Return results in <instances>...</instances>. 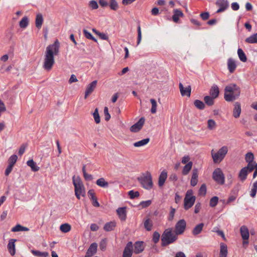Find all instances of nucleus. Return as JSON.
<instances>
[{
	"instance_id": "nucleus-61",
	"label": "nucleus",
	"mask_w": 257,
	"mask_h": 257,
	"mask_svg": "<svg viewBox=\"0 0 257 257\" xmlns=\"http://www.w3.org/2000/svg\"><path fill=\"white\" fill-rule=\"evenodd\" d=\"M106 246V239H103L100 242L99 247L101 250H104Z\"/></svg>"
},
{
	"instance_id": "nucleus-11",
	"label": "nucleus",
	"mask_w": 257,
	"mask_h": 257,
	"mask_svg": "<svg viewBox=\"0 0 257 257\" xmlns=\"http://www.w3.org/2000/svg\"><path fill=\"white\" fill-rule=\"evenodd\" d=\"M133 242H128L123 251L122 257H132L133 253Z\"/></svg>"
},
{
	"instance_id": "nucleus-33",
	"label": "nucleus",
	"mask_w": 257,
	"mask_h": 257,
	"mask_svg": "<svg viewBox=\"0 0 257 257\" xmlns=\"http://www.w3.org/2000/svg\"><path fill=\"white\" fill-rule=\"evenodd\" d=\"M116 226V223L115 222L111 221L109 222L106 223L104 226V229L106 231H110L114 229V227Z\"/></svg>"
},
{
	"instance_id": "nucleus-43",
	"label": "nucleus",
	"mask_w": 257,
	"mask_h": 257,
	"mask_svg": "<svg viewBox=\"0 0 257 257\" xmlns=\"http://www.w3.org/2000/svg\"><path fill=\"white\" fill-rule=\"evenodd\" d=\"M153 226V223L152 220L148 218L144 222V227L148 231L151 230Z\"/></svg>"
},
{
	"instance_id": "nucleus-1",
	"label": "nucleus",
	"mask_w": 257,
	"mask_h": 257,
	"mask_svg": "<svg viewBox=\"0 0 257 257\" xmlns=\"http://www.w3.org/2000/svg\"><path fill=\"white\" fill-rule=\"evenodd\" d=\"M60 43L56 39L52 44L49 45L46 48L44 56L43 67L47 71L52 70L55 64V56L59 54Z\"/></svg>"
},
{
	"instance_id": "nucleus-17",
	"label": "nucleus",
	"mask_w": 257,
	"mask_h": 257,
	"mask_svg": "<svg viewBox=\"0 0 257 257\" xmlns=\"http://www.w3.org/2000/svg\"><path fill=\"white\" fill-rule=\"evenodd\" d=\"M17 241L16 239H11L9 240L8 244V249L10 253L12 255H14L16 253L15 242Z\"/></svg>"
},
{
	"instance_id": "nucleus-60",
	"label": "nucleus",
	"mask_w": 257,
	"mask_h": 257,
	"mask_svg": "<svg viewBox=\"0 0 257 257\" xmlns=\"http://www.w3.org/2000/svg\"><path fill=\"white\" fill-rule=\"evenodd\" d=\"M175 211H176L175 209L171 207V211L170 212L169 215L168 217L169 220L171 221L173 220V219L174 218V214L175 213Z\"/></svg>"
},
{
	"instance_id": "nucleus-13",
	"label": "nucleus",
	"mask_w": 257,
	"mask_h": 257,
	"mask_svg": "<svg viewBox=\"0 0 257 257\" xmlns=\"http://www.w3.org/2000/svg\"><path fill=\"white\" fill-rule=\"evenodd\" d=\"M134 253L135 254H139L143 252L145 249V244L143 241H136L134 244Z\"/></svg>"
},
{
	"instance_id": "nucleus-16",
	"label": "nucleus",
	"mask_w": 257,
	"mask_h": 257,
	"mask_svg": "<svg viewBox=\"0 0 257 257\" xmlns=\"http://www.w3.org/2000/svg\"><path fill=\"white\" fill-rule=\"evenodd\" d=\"M97 83V80H94L87 86L85 92L84 97L85 99L93 91L94 89L96 88Z\"/></svg>"
},
{
	"instance_id": "nucleus-15",
	"label": "nucleus",
	"mask_w": 257,
	"mask_h": 257,
	"mask_svg": "<svg viewBox=\"0 0 257 257\" xmlns=\"http://www.w3.org/2000/svg\"><path fill=\"white\" fill-rule=\"evenodd\" d=\"M179 87L180 93L182 96H187L190 97L191 92V87L190 85H188L187 87L184 88L181 83H179Z\"/></svg>"
},
{
	"instance_id": "nucleus-10",
	"label": "nucleus",
	"mask_w": 257,
	"mask_h": 257,
	"mask_svg": "<svg viewBox=\"0 0 257 257\" xmlns=\"http://www.w3.org/2000/svg\"><path fill=\"white\" fill-rule=\"evenodd\" d=\"M145 121V119L144 117H141L139 121L133 124L130 127V131L133 133H137L140 131L142 128L143 127L144 123Z\"/></svg>"
},
{
	"instance_id": "nucleus-34",
	"label": "nucleus",
	"mask_w": 257,
	"mask_h": 257,
	"mask_svg": "<svg viewBox=\"0 0 257 257\" xmlns=\"http://www.w3.org/2000/svg\"><path fill=\"white\" fill-rule=\"evenodd\" d=\"M192 165L193 163L192 162H189L187 164H186L183 169L182 174L183 175H187L191 170L192 167Z\"/></svg>"
},
{
	"instance_id": "nucleus-2",
	"label": "nucleus",
	"mask_w": 257,
	"mask_h": 257,
	"mask_svg": "<svg viewBox=\"0 0 257 257\" xmlns=\"http://www.w3.org/2000/svg\"><path fill=\"white\" fill-rule=\"evenodd\" d=\"M240 93V88L235 84H231L225 87L224 97L226 101H233L239 96Z\"/></svg>"
},
{
	"instance_id": "nucleus-31",
	"label": "nucleus",
	"mask_w": 257,
	"mask_h": 257,
	"mask_svg": "<svg viewBox=\"0 0 257 257\" xmlns=\"http://www.w3.org/2000/svg\"><path fill=\"white\" fill-rule=\"evenodd\" d=\"M27 164L34 172H37L40 169L39 167L37 165L36 163L32 159L28 161L27 162Z\"/></svg>"
},
{
	"instance_id": "nucleus-47",
	"label": "nucleus",
	"mask_w": 257,
	"mask_h": 257,
	"mask_svg": "<svg viewBox=\"0 0 257 257\" xmlns=\"http://www.w3.org/2000/svg\"><path fill=\"white\" fill-rule=\"evenodd\" d=\"M218 200H219V198L217 196H214V197H212L210 199V202H209L210 206L211 207H215L218 202Z\"/></svg>"
},
{
	"instance_id": "nucleus-30",
	"label": "nucleus",
	"mask_w": 257,
	"mask_h": 257,
	"mask_svg": "<svg viewBox=\"0 0 257 257\" xmlns=\"http://www.w3.org/2000/svg\"><path fill=\"white\" fill-rule=\"evenodd\" d=\"M29 230V228L23 226L20 224H17L15 226L13 227L11 229L12 232H18V231H28Z\"/></svg>"
},
{
	"instance_id": "nucleus-62",
	"label": "nucleus",
	"mask_w": 257,
	"mask_h": 257,
	"mask_svg": "<svg viewBox=\"0 0 257 257\" xmlns=\"http://www.w3.org/2000/svg\"><path fill=\"white\" fill-rule=\"evenodd\" d=\"M200 17L203 20H207L209 18V14L208 12L202 13L200 14Z\"/></svg>"
},
{
	"instance_id": "nucleus-40",
	"label": "nucleus",
	"mask_w": 257,
	"mask_h": 257,
	"mask_svg": "<svg viewBox=\"0 0 257 257\" xmlns=\"http://www.w3.org/2000/svg\"><path fill=\"white\" fill-rule=\"evenodd\" d=\"M60 230L64 233H67L71 230V226L68 223L62 224L60 227Z\"/></svg>"
},
{
	"instance_id": "nucleus-20",
	"label": "nucleus",
	"mask_w": 257,
	"mask_h": 257,
	"mask_svg": "<svg viewBox=\"0 0 257 257\" xmlns=\"http://www.w3.org/2000/svg\"><path fill=\"white\" fill-rule=\"evenodd\" d=\"M167 178V172L166 170H163L160 174L159 177L158 185L159 187L163 186Z\"/></svg>"
},
{
	"instance_id": "nucleus-45",
	"label": "nucleus",
	"mask_w": 257,
	"mask_h": 257,
	"mask_svg": "<svg viewBox=\"0 0 257 257\" xmlns=\"http://www.w3.org/2000/svg\"><path fill=\"white\" fill-rule=\"evenodd\" d=\"M109 7L111 10L116 11L118 8V5L116 0L109 1Z\"/></svg>"
},
{
	"instance_id": "nucleus-4",
	"label": "nucleus",
	"mask_w": 257,
	"mask_h": 257,
	"mask_svg": "<svg viewBox=\"0 0 257 257\" xmlns=\"http://www.w3.org/2000/svg\"><path fill=\"white\" fill-rule=\"evenodd\" d=\"M177 239V235L173 233L172 228L166 229L162 235V246H165L172 243Z\"/></svg>"
},
{
	"instance_id": "nucleus-38",
	"label": "nucleus",
	"mask_w": 257,
	"mask_h": 257,
	"mask_svg": "<svg viewBox=\"0 0 257 257\" xmlns=\"http://www.w3.org/2000/svg\"><path fill=\"white\" fill-rule=\"evenodd\" d=\"M237 54L238 55V57L241 61L243 62H245L247 60V58L246 55L243 50L241 48L238 49Z\"/></svg>"
},
{
	"instance_id": "nucleus-51",
	"label": "nucleus",
	"mask_w": 257,
	"mask_h": 257,
	"mask_svg": "<svg viewBox=\"0 0 257 257\" xmlns=\"http://www.w3.org/2000/svg\"><path fill=\"white\" fill-rule=\"evenodd\" d=\"M207 125H208V128L210 130H212L216 127V124L215 121L213 119H209L207 121Z\"/></svg>"
},
{
	"instance_id": "nucleus-48",
	"label": "nucleus",
	"mask_w": 257,
	"mask_h": 257,
	"mask_svg": "<svg viewBox=\"0 0 257 257\" xmlns=\"http://www.w3.org/2000/svg\"><path fill=\"white\" fill-rule=\"evenodd\" d=\"M151 103L152 104V107L151 109V112L152 113H155L157 111V102L155 99L151 98L150 99Z\"/></svg>"
},
{
	"instance_id": "nucleus-36",
	"label": "nucleus",
	"mask_w": 257,
	"mask_h": 257,
	"mask_svg": "<svg viewBox=\"0 0 257 257\" xmlns=\"http://www.w3.org/2000/svg\"><path fill=\"white\" fill-rule=\"evenodd\" d=\"M150 142L149 138H146L140 141L137 142L134 144L135 147H140L147 145Z\"/></svg>"
},
{
	"instance_id": "nucleus-37",
	"label": "nucleus",
	"mask_w": 257,
	"mask_h": 257,
	"mask_svg": "<svg viewBox=\"0 0 257 257\" xmlns=\"http://www.w3.org/2000/svg\"><path fill=\"white\" fill-rule=\"evenodd\" d=\"M214 98L211 96H205L204 97V101L207 105L212 106L214 103Z\"/></svg>"
},
{
	"instance_id": "nucleus-57",
	"label": "nucleus",
	"mask_w": 257,
	"mask_h": 257,
	"mask_svg": "<svg viewBox=\"0 0 257 257\" xmlns=\"http://www.w3.org/2000/svg\"><path fill=\"white\" fill-rule=\"evenodd\" d=\"M27 147V145L26 144H22L19 150V155L22 156L25 152V150Z\"/></svg>"
},
{
	"instance_id": "nucleus-46",
	"label": "nucleus",
	"mask_w": 257,
	"mask_h": 257,
	"mask_svg": "<svg viewBox=\"0 0 257 257\" xmlns=\"http://www.w3.org/2000/svg\"><path fill=\"white\" fill-rule=\"evenodd\" d=\"M257 192V181L253 183L252 187L251 189L250 195L251 197L254 198Z\"/></svg>"
},
{
	"instance_id": "nucleus-21",
	"label": "nucleus",
	"mask_w": 257,
	"mask_h": 257,
	"mask_svg": "<svg viewBox=\"0 0 257 257\" xmlns=\"http://www.w3.org/2000/svg\"><path fill=\"white\" fill-rule=\"evenodd\" d=\"M234 107L233 110V116L235 118H238L241 113V105L238 102H236L234 104Z\"/></svg>"
},
{
	"instance_id": "nucleus-22",
	"label": "nucleus",
	"mask_w": 257,
	"mask_h": 257,
	"mask_svg": "<svg viewBox=\"0 0 257 257\" xmlns=\"http://www.w3.org/2000/svg\"><path fill=\"white\" fill-rule=\"evenodd\" d=\"M117 213L121 220H125L126 219V208L119 207L116 210Z\"/></svg>"
},
{
	"instance_id": "nucleus-12",
	"label": "nucleus",
	"mask_w": 257,
	"mask_h": 257,
	"mask_svg": "<svg viewBox=\"0 0 257 257\" xmlns=\"http://www.w3.org/2000/svg\"><path fill=\"white\" fill-rule=\"evenodd\" d=\"M215 4L219 7V9L216 12L217 13L224 11L228 7V3L227 0H217Z\"/></svg>"
},
{
	"instance_id": "nucleus-41",
	"label": "nucleus",
	"mask_w": 257,
	"mask_h": 257,
	"mask_svg": "<svg viewBox=\"0 0 257 257\" xmlns=\"http://www.w3.org/2000/svg\"><path fill=\"white\" fill-rule=\"evenodd\" d=\"M195 106L199 109L202 110L205 108V104L200 100H195L194 102Z\"/></svg>"
},
{
	"instance_id": "nucleus-53",
	"label": "nucleus",
	"mask_w": 257,
	"mask_h": 257,
	"mask_svg": "<svg viewBox=\"0 0 257 257\" xmlns=\"http://www.w3.org/2000/svg\"><path fill=\"white\" fill-rule=\"evenodd\" d=\"M206 193V186L205 184H203L199 190V194L201 196H204Z\"/></svg>"
},
{
	"instance_id": "nucleus-52",
	"label": "nucleus",
	"mask_w": 257,
	"mask_h": 257,
	"mask_svg": "<svg viewBox=\"0 0 257 257\" xmlns=\"http://www.w3.org/2000/svg\"><path fill=\"white\" fill-rule=\"evenodd\" d=\"M245 159L248 163L253 162L254 159L253 154L251 152L247 153L245 155Z\"/></svg>"
},
{
	"instance_id": "nucleus-49",
	"label": "nucleus",
	"mask_w": 257,
	"mask_h": 257,
	"mask_svg": "<svg viewBox=\"0 0 257 257\" xmlns=\"http://www.w3.org/2000/svg\"><path fill=\"white\" fill-rule=\"evenodd\" d=\"M93 116L95 120V122L96 123H99L100 122V118L99 116V114L98 113V109L97 108H96L94 110V111L93 113Z\"/></svg>"
},
{
	"instance_id": "nucleus-9",
	"label": "nucleus",
	"mask_w": 257,
	"mask_h": 257,
	"mask_svg": "<svg viewBox=\"0 0 257 257\" xmlns=\"http://www.w3.org/2000/svg\"><path fill=\"white\" fill-rule=\"evenodd\" d=\"M186 227V222L183 219L179 220L176 224L175 231L176 235L182 234Z\"/></svg>"
},
{
	"instance_id": "nucleus-44",
	"label": "nucleus",
	"mask_w": 257,
	"mask_h": 257,
	"mask_svg": "<svg viewBox=\"0 0 257 257\" xmlns=\"http://www.w3.org/2000/svg\"><path fill=\"white\" fill-rule=\"evenodd\" d=\"M28 19L27 17H24L20 22L19 25L21 28H26L28 25Z\"/></svg>"
},
{
	"instance_id": "nucleus-39",
	"label": "nucleus",
	"mask_w": 257,
	"mask_h": 257,
	"mask_svg": "<svg viewBox=\"0 0 257 257\" xmlns=\"http://www.w3.org/2000/svg\"><path fill=\"white\" fill-rule=\"evenodd\" d=\"M245 42L248 43H257V33L253 34L245 39Z\"/></svg>"
},
{
	"instance_id": "nucleus-25",
	"label": "nucleus",
	"mask_w": 257,
	"mask_h": 257,
	"mask_svg": "<svg viewBox=\"0 0 257 257\" xmlns=\"http://www.w3.org/2000/svg\"><path fill=\"white\" fill-rule=\"evenodd\" d=\"M204 226V224L203 223H200L197 224L192 230V234L195 236L200 234L202 231Z\"/></svg>"
},
{
	"instance_id": "nucleus-58",
	"label": "nucleus",
	"mask_w": 257,
	"mask_h": 257,
	"mask_svg": "<svg viewBox=\"0 0 257 257\" xmlns=\"http://www.w3.org/2000/svg\"><path fill=\"white\" fill-rule=\"evenodd\" d=\"M104 113L105 120L108 121L110 118V115L108 112V109L106 106H105L104 108Z\"/></svg>"
},
{
	"instance_id": "nucleus-50",
	"label": "nucleus",
	"mask_w": 257,
	"mask_h": 257,
	"mask_svg": "<svg viewBox=\"0 0 257 257\" xmlns=\"http://www.w3.org/2000/svg\"><path fill=\"white\" fill-rule=\"evenodd\" d=\"M18 159V157L16 155H13L11 156L9 159V165L14 166Z\"/></svg>"
},
{
	"instance_id": "nucleus-56",
	"label": "nucleus",
	"mask_w": 257,
	"mask_h": 257,
	"mask_svg": "<svg viewBox=\"0 0 257 257\" xmlns=\"http://www.w3.org/2000/svg\"><path fill=\"white\" fill-rule=\"evenodd\" d=\"M89 7L92 10H96L98 8V5L96 1L92 0L89 3Z\"/></svg>"
},
{
	"instance_id": "nucleus-64",
	"label": "nucleus",
	"mask_w": 257,
	"mask_h": 257,
	"mask_svg": "<svg viewBox=\"0 0 257 257\" xmlns=\"http://www.w3.org/2000/svg\"><path fill=\"white\" fill-rule=\"evenodd\" d=\"M151 204V200H147L146 201H142L141 202L140 205L142 206L143 208L147 207L149 206H150Z\"/></svg>"
},
{
	"instance_id": "nucleus-59",
	"label": "nucleus",
	"mask_w": 257,
	"mask_h": 257,
	"mask_svg": "<svg viewBox=\"0 0 257 257\" xmlns=\"http://www.w3.org/2000/svg\"><path fill=\"white\" fill-rule=\"evenodd\" d=\"M138 42H137V45H139L142 40V33H141V26L140 25L138 27Z\"/></svg>"
},
{
	"instance_id": "nucleus-28",
	"label": "nucleus",
	"mask_w": 257,
	"mask_h": 257,
	"mask_svg": "<svg viewBox=\"0 0 257 257\" xmlns=\"http://www.w3.org/2000/svg\"><path fill=\"white\" fill-rule=\"evenodd\" d=\"M43 17L41 14H38L37 15L35 21V24L36 27L37 28L40 29L41 28L43 23Z\"/></svg>"
},
{
	"instance_id": "nucleus-54",
	"label": "nucleus",
	"mask_w": 257,
	"mask_h": 257,
	"mask_svg": "<svg viewBox=\"0 0 257 257\" xmlns=\"http://www.w3.org/2000/svg\"><path fill=\"white\" fill-rule=\"evenodd\" d=\"M128 194L130 196V198L131 199H134L135 198L139 196L140 193L138 191H134L133 190H131L128 192Z\"/></svg>"
},
{
	"instance_id": "nucleus-35",
	"label": "nucleus",
	"mask_w": 257,
	"mask_h": 257,
	"mask_svg": "<svg viewBox=\"0 0 257 257\" xmlns=\"http://www.w3.org/2000/svg\"><path fill=\"white\" fill-rule=\"evenodd\" d=\"M31 252L33 255L37 257H47L49 255L48 252L46 251L41 252L37 250H32Z\"/></svg>"
},
{
	"instance_id": "nucleus-3",
	"label": "nucleus",
	"mask_w": 257,
	"mask_h": 257,
	"mask_svg": "<svg viewBox=\"0 0 257 257\" xmlns=\"http://www.w3.org/2000/svg\"><path fill=\"white\" fill-rule=\"evenodd\" d=\"M72 180L74 186L75 195L78 199H80L81 195L84 196L85 195L84 185L79 177L75 178L74 176Z\"/></svg>"
},
{
	"instance_id": "nucleus-24",
	"label": "nucleus",
	"mask_w": 257,
	"mask_h": 257,
	"mask_svg": "<svg viewBox=\"0 0 257 257\" xmlns=\"http://www.w3.org/2000/svg\"><path fill=\"white\" fill-rule=\"evenodd\" d=\"M183 16L184 14L181 10L175 9L174 10V14L172 17L173 20L174 22L177 23L178 22L179 18L182 17Z\"/></svg>"
},
{
	"instance_id": "nucleus-55",
	"label": "nucleus",
	"mask_w": 257,
	"mask_h": 257,
	"mask_svg": "<svg viewBox=\"0 0 257 257\" xmlns=\"http://www.w3.org/2000/svg\"><path fill=\"white\" fill-rule=\"evenodd\" d=\"M160 235L159 232L155 231L153 233L152 240L155 243H157L159 241Z\"/></svg>"
},
{
	"instance_id": "nucleus-18",
	"label": "nucleus",
	"mask_w": 257,
	"mask_h": 257,
	"mask_svg": "<svg viewBox=\"0 0 257 257\" xmlns=\"http://www.w3.org/2000/svg\"><path fill=\"white\" fill-rule=\"evenodd\" d=\"M240 233L242 239H248L249 232L248 229L245 225H242L240 227Z\"/></svg>"
},
{
	"instance_id": "nucleus-19",
	"label": "nucleus",
	"mask_w": 257,
	"mask_h": 257,
	"mask_svg": "<svg viewBox=\"0 0 257 257\" xmlns=\"http://www.w3.org/2000/svg\"><path fill=\"white\" fill-rule=\"evenodd\" d=\"M227 68L230 73H232L236 68L235 61L230 58L227 60Z\"/></svg>"
},
{
	"instance_id": "nucleus-7",
	"label": "nucleus",
	"mask_w": 257,
	"mask_h": 257,
	"mask_svg": "<svg viewBox=\"0 0 257 257\" xmlns=\"http://www.w3.org/2000/svg\"><path fill=\"white\" fill-rule=\"evenodd\" d=\"M195 196L193 195V191L189 190L187 191L184 198V207L185 210L190 208L194 204Z\"/></svg>"
},
{
	"instance_id": "nucleus-26",
	"label": "nucleus",
	"mask_w": 257,
	"mask_h": 257,
	"mask_svg": "<svg viewBox=\"0 0 257 257\" xmlns=\"http://www.w3.org/2000/svg\"><path fill=\"white\" fill-rule=\"evenodd\" d=\"M198 182V171L197 169H194L193 170V173L192 175V178L191 179V185L192 186H195L196 185Z\"/></svg>"
},
{
	"instance_id": "nucleus-42",
	"label": "nucleus",
	"mask_w": 257,
	"mask_h": 257,
	"mask_svg": "<svg viewBox=\"0 0 257 257\" xmlns=\"http://www.w3.org/2000/svg\"><path fill=\"white\" fill-rule=\"evenodd\" d=\"M83 33L86 38L91 40L95 42H97V40L92 35V34L86 29H84L83 30Z\"/></svg>"
},
{
	"instance_id": "nucleus-6",
	"label": "nucleus",
	"mask_w": 257,
	"mask_h": 257,
	"mask_svg": "<svg viewBox=\"0 0 257 257\" xmlns=\"http://www.w3.org/2000/svg\"><path fill=\"white\" fill-rule=\"evenodd\" d=\"M213 151H211V155L213 162L215 163L220 162L224 158L228 152V149L226 146H223L218 151L214 153Z\"/></svg>"
},
{
	"instance_id": "nucleus-63",
	"label": "nucleus",
	"mask_w": 257,
	"mask_h": 257,
	"mask_svg": "<svg viewBox=\"0 0 257 257\" xmlns=\"http://www.w3.org/2000/svg\"><path fill=\"white\" fill-rule=\"evenodd\" d=\"M88 195L91 200L93 199L95 197L94 191L93 189L90 190L88 191Z\"/></svg>"
},
{
	"instance_id": "nucleus-8",
	"label": "nucleus",
	"mask_w": 257,
	"mask_h": 257,
	"mask_svg": "<svg viewBox=\"0 0 257 257\" xmlns=\"http://www.w3.org/2000/svg\"><path fill=\"white\" fill-rule=\"evenodd\" d=\"M212 178L218 184L223 185L224 183V176L220 168H217L214 170Z\"/></svg>"
},
{
	"instance_id": "nucleus-29",
	"label": "nucleus",
	"mask_w": 257,
	"mask_h": 257,
	"mask_svg": "<svg viewBox=\"0 0 257 257\" xmlns=\"http://www.w3.org/2000/svg\"><path fill=\"white\" fill-rule=\"evenodd\" d=\"M96 184L102 188H106L109 186L108 183L103 178H100L96 180Z\"/></svg>"
},
{
	"instance_id": "nucleus-5",
	"label": "nucleus",
	"mask_w": 257,
	"mask_h": 257,
	"mask_svg": "<svg viewBox=\"0 0 257 257\" xmlns=\"http://www.w3.org/2000/svg\"><path fill=\"white\" fill-rule=\"evenodd\" d=\"M138 180L144 188L150 190L153 188L152 177L150 172H147L145 176L139 177Z\"/></svg>"
},
{
	"instance_id": "nucleus-23",
	"label": "nucleus",
	"mask_w": 257,
	"mask_h": 257,
	"mask_svg": "<svg viewBox=\"0 0 257 257\" xmlns=\"http://www.w3.org/2000/svg\"><path fill=\"white\" fill-rule=\"evenodd\" d=\"M210 95L215 99L219 95V90L218 86L216 85H214L211 87L209 92Z\"/></svg>"
},
{
	"instance_id": "nucleus-27",
	"label": "nucleus",
	"mask_w": 257,
	"mask_h": 257,
	"mask_svg": "<svg viewBox=\"0 0 257 257\" xmlns=\"http://www.w3.org/2000/svg\"><path fill=\"white\" fill-rule=\"evenodd\" d=\"M227 245L223 243H221L219 257H227Z\"/></svg>"
},
{
	"instance_id": "nucleus-32",
	"label": "nucleus",
	"mask_w": 257,
	"mask_h": 257,
	"mask_svg": "<svg viewBox=\"0 0 257 257\" xmlns=\"http://www.w3.org/2000/svg\"><path fill=\"white\" fill-rule=\"evenodd\" d=\"M247 171L248 170H247V168L244 167L242 168L240 171L238 177L241 181H243L246 179L247 175Z\"/></svg>"
},
{
	"instance_id": "nucleus-14",
	"label": "nucleus",
	"mask_w": 257,
	"mask_h": 257,
	"mask_svg": "<svg viewBox=\"0 0 257 257\" xmlns=\"http://www.w3.org/2000/svg\"><path fill=\"white\" fill-rule=\"evenodd\" d=\"M97 244L96 243H92L89 246L87 249L85 257H91L95 254L97 251Z\"/></svg>"
}]
</instances>
